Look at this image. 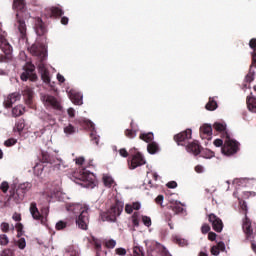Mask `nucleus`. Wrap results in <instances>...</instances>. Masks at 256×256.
Masks as SVG:
<instances>
[{"label":"nucleus","instance_id":"obj_2","mask_svg":"<svg viewBox=\"0 0 256 256\" xmlns=\"http://www.w3.org/2000/svg\"><path fill=\"white\" fill-rule=\"evenodd\" d=\"M75 209H80V215L76 218V225L79 229L87 231L89 227V211L87 208L81 207L80 204L70 206V211H75Z\"/></svg>","mask_w":256,"mask_h":256},{"label":"nucleus","instance_id":"obj_61","mask_svg":"<svg viewBox=\"0 0 256 256\" xmlns=\"http://www.w3.org/2000/svg\"><path fill=\"white\" fill-rule=\"evenodd\" d=\"M209 241H215L217 239V234L215 232H208Z\"/></svg>","mask_w":256,"mask_h":256},{"label":"nucleus","instance_id":"obj_28","mask_svg":"<svg viewBox=\"0 0 256 256\" xmlns=\"http://www.w3.org/2000/svg\"><path fill=\"white\" fill-rule=\"evenodd\" d=\"M215 131H218L219 133H222L223 137L227 138V125L220 123V122H215L213 125Z\"/></svg>","mask_w":256,"mask_h":256},{"label":"nucleus","instance_id":"obj_45","mask_svg":"<svg viewBox=\"0 0 256 256\" xmlns=\"http://www.w3.org/2000/svg\"><path fill=\"white\" fill-rule=\"evenodd\" d=\"M0 245L2 246L9 245V237H7L5 234L0 235Z\"/></svg>","mask_w":256,"mask_h":256},{"label":"nucleus","instance_id":"obj_52","mask_svg":"<svg viewBox=\"0 0 256 256\" xmlns=\"http://www.w3.org/2000/svg\"><path fill=\"white\" fill-rule=\"evenodd\" d=\"M115 253L116 255H119V256H126L127 250L125 248H116Z\"/></svg>","mask_w":256,"mask_h":256},{"label":"nucleus","instance_id":"obj_21","mask_svg":"<svg viewBox=\"0 0 256 256\" xmlns=\"http://www.w3.org/2000/svg\"><path fill=\"white\" fill-rule=\"evenodd\" d=\"M186 151L188 153H192L193 155H201V145H199L198 141H193L186 146Z\"/></svg>","mask_w":256,"mask_h":256},{"label":"nucleus","instance_id":"obj_24","mask_svg":"<svg viewBox=\"0 0 256 256\" xmlns=\"http://www.w3.org/2000/svg\"><path fill=\"white\" fill-rule=\"evenodd\" d=\"M242 229L246 237H251L253 235V228L251 227V220L245 217L242 225Z\"/></svg>","mask_w":256,"mask_h":256},{"label":"nucleus","instance_id":"obj_40","mask_svg":"<svg viewBox=\"0 0 256 256\" xmlns=\"http://www.w3.org/2000/svg\"><path fill=\"white\" fill-rule=\"evenodd\" d=\"M174 242L176 243V245H179V247L187 246V240L180 237H175Z\"/></svg>","mask_w":256,"mask_h":256},{"label":"nucleus","instance_id":"obj_43","mask_svg":"<svg viewBox=\"0 0 256 256\" xmlns=\"http://www.w3.org/2000/svg\"><path fill=\"white\" fill-rule=\"evenodd\" d=\"M125 135L128 137V139H135V137H137V132L132 129H126Z\"/></svg>","mask_w":256,"mask_h":256},{"label":"nucleus","instance_id":"obj_13","mask_svg":"<svg viewBox=\"0 0 256 256\" xmlns=\"http://www.w3.org/2000/svg\"><path fill=\"white\" fill-rule=\"evenodd\" d=\"M29 51H30L31 55H34L35 57H39L40 61H42V63H44V61L46 59V55H45V48H43L42 45L33 44L29 48Z\"/></svg>","mask_w":256,"mask_h":256},{"label":"nucleus","instance_id":"obj_1","mask_svg":"<svg viewBox=\"0 0 256 256\" xmlns=\"http://www.w3.org/2000/svg\"><path fill=\"white\" fill-rule=\"evenodd\" d=\"M0 49L4 54L0 55V63H7L12 59L13 47L7 41V32L3 29V24L0 23Z\"/></svg>","mask_w":256,"mask_h":256},{"label":"nucleus","instance_id":"obj_63","mask_svg":"<svg viewBox=\"0 0 256 256\" xmlns=\"http://www.w3.org/2000/svg\"><path fill=\"white\" fill-rule=\"evenodd\" d=\"M216 247L218 248V251H225V243L224 242H218Z\"/></svg>","mask_w":256,"mask_h":256},{"label":"nucleus","instance_id":"obj_46","mask_svg":"<svg viewBox=\"0 0 256 256\" xmlns=\"http://www.w3.org/2000/svg\"><path fill=\"white\" fill-rule=\"evenodd\" d=\"M5 147H13V145H17V139L9 138L4 142Z\"/></svg>","mask_w":256,"mask_h":256},{"label":"nucleus","instance_id":"obj_42","mask_svg":"<svg viewBox=\"0 0 256 256\" xmlns=\"http://www.w3.org/2000/svg\"><path fill=\"white\" fill-rule=\"evenodd\" d=\"M67 228V222L60 220L56 223V230L57 231H63V229Z\"/></svg>","mask_w":256,"mask_h":256},{"label":"nucleus","instance_id":"obj_19","mask_svg":"<svg viewBox=\"0 0 256 256\" xmlns=\"http://www.w3.org/2000/svg\"><path fill=\"white\" fill-rule=\"evenodd\" d=\"M31 0H13V9L15 11H19V13H24L27 11V5Z\"/></svg>","mask_w":256,"mask_h":256},{"label":"nucleus","instance_id":"obj_50","mask_svg":"<svg viewBox=\"0 0 256 256\" xmlns=\"http://www.w3.org/2000/svg\"><path fill=\"white\" fill-rule=\"evenodd\" d=\"M17 246L19 249H25V247H27V242L25 241V238H20L18 241H17Z\"/></svg>","mask_w":256,"mask_h":256},{"label":"nucleus","instance_id":"obj_6","mask_svg":"<svg viewBox=\"0 0 256 256\" xmlns=\"http://www.w3.org/2000/svg\"><path fill=\"white\" fill-rule=\"evenodd\" d=\"M123 213V205L120 203H116L115 205L111 206L107 212L102 214L103 221H117V217Z\"/></svg>","mask_w":256,"mask_h":256},{"label":"nucleus","instance_id":"obj_39","mask_svg":"<svg viewBox=\"0 0 256 256\" xmlns=\"http://www.w3.org/2000/svg\"><path fill=\"white\" fill-rule=\"evenodd\" d=\"M103 183L105 187H113V185H115V180H113L111 176H104Z\"/></svg>","mask_w":256,"mask_h":256},{"label":"nucleus","instance_id":"obj_56","mask_svg":"<svg viewBox=\"0 0 256 256\" xmlns=\"http://www.w3.org/2000/svg\"><path fill=\"white\" fill-rule=\"evenodd\" d=\"M9 223H6V222H3L2 224H1V231L3 232V233H9Z\"/></svg>","mask_w":256,"mask_h":256},{"label":"nucleus","instance_id":"obj_64","mask_svg":"<svg viewBox=\"0 0 256 256\" xmlns=\"http://www.w3.org/2000/svg\"><path fill=\"white\" fill-rule=\"evenodd\" d=\"M215 147H223V140L222 139H216L214 140Z\"/></svg>","mask_w":256,"mask_h":256},{"label":"nucleus","instance_id":"obj_33","mask_svg":"<svg viewBox=\"0 0 256 256\" xmlns=\"http://www.w3.org/2000/svg\"><path fill=\"white\" fill-rule=\"evenodd\" d=\"M23 129H25V120H19L18 122H16L13 131L14 133L21 134V131H23Z\"/></svg>","mask_w":256,"mask_h":256},{"label":"nucleus","instance_id":"obj_49","mask_svg":"<svg viewBox=\"0 0 256 256\" xmlns=\"http://www.w3.org/2000/svg\"><path fill=\"white\" fill-rule=\"evenodd\" d=\"M0 189L2 190V193H7L9 191V182L3 181L0 184Z\"/></svg>","mask_w":256,"mask_h":256},{"label":"nucleus","instance_id":"obj_17","mask_svg":"<svg viewBox=\"0 0 256 256\" xmlns=\"http://www.w3.org/2000/svg\"><path fill=\"white\" fill-rule=\"evenodd\" d=\"M20 100L21 94L19 92H14L5 99L4 107H6V109H11V107H13V104L17 103V101Z\"/></svg>","mask_w":256,"mask_h":256},{"label":"nucleus","instance_id":"obj_25","mask_svg":"<svg viewBox=\"0 0 256 256\" xmlns=\"http://www.w3.org/2000/svg\"><path fill=\"white\" fill-rule=\"evenodd\" d=\"M87 126L91 129L90 133V139L91 141H94L95 145H99V136L97 135V132L95 131V124L91 121L87 122Z\"/></svg>","mask_w":256,"mask_h":256},{"label":"nucleus","instance_id":"obj_47","mask_svg":"<svg viewBox=\"0 0 256 256\" xmlns=\"http://www.w3.org/2000/svg\"><path fill=\"white\" fill-rule=\"evenodd\" d=\"M117 245V241L110 239L108 241H106L105 246L107 247V249H115V246Z\"/></svg>","mask_w":256,"mask_h":256},{"label":"nucleus","instance_id":"obj_59","mask_svg":"<svg viewBox=\"0 0 256 256\" xmlns=\"http://www.w3.org/2000/svg\"><path fill=\"white\" fill-rule=\"evenodd\" d=\"M166 187H168V189H176L177 187V182L176 181H170L166 184Z\"/></svg>","mask_w":256,"mask_h":256},{"label":"nucleus","instance_id":"obj_36","mask_svg":"<svg viewBox=\"0 0 256 256\" xmlns=\"http://www.w3.org/2000/svg\"><path fill=\"white\" fill-rule=\"evenodd\" d=\"M64 256H79V252L75 250V247L68 246L65 249Z\"/></svg>","mask_w":256,"mask_h":256},{"label":"nucleus","instance_id":"obj_30","mask_svg":"<svg viewBox=\"0 0 256 256\" xmlns=\"http://www.w3.org/2000/svg\"><path fill=\"white\" fill-rule=\"evenodd\" d=\"M247 107L249 111L252 113H256V98L255 97H247L246 99Z\"/></svg>","mask_w":256,"mask_h":256},{"label":"nucleus","instance_id":"obj_60","mask_svg":"<svg viewBox=\"0 0 256 256\" xmlns=\"http://www.w3.org/2000/svg\"><path fill=\"white\" fill-rule=\"evenodd\" d=\"M133 206L130 205V204H126L125 206V212L128 214V215H131V213H133Z\"/></svg>","mask_w":256,"mask_h":256},{"label":"nucleus","instance_id":"obj_8","mask_svg":"<svg viewBox=\"0 0 256 256\" xmlns=\"http://www.w3.org/2000/svg\"><path fill=\"white\" fill-rule=\"evenodd\" d=\"M24 72L20 75L21 81H37V74L35 73V65L31 62H27L23 67Z\"/></svg>","mask_w":256,"mask_h":256},{"label":"nucleus","instance_id":"obj_9","mask_svg":"<svg viewBox=\"0 0 256 256\" xmlns=\"http://www.w3.org/2000/svg\"><path fill=\"white\" fill-rule=\"evenodd\" d=\"M193 131L191 129H186L176 135H174V141L177 145H187V142L191 139Z\"/></svg>","mask_w":256,"mask_h":256},{"label":"nucleus","instance_id":"obj_37","mask_svg":"<svg viewBox=\"0 0 256 256\" xmlns=\"http://www.w3.org/2000/svg\"><path fill=\"white\" fill-rule=\"evenodd\" d=\"M200 155L204 159H212V157H215V152H213L209 149H205V150H202V151L200 150Z\"/></svg>","mask_w":256,"mask_h":256},{"label":"nucleus","instance_id":"obj_7","mask_svg":"<svg viewBox=\"0 0 256 256\" xmlns=\"http://www.w3.org/2000/svg\"><path fill=\"white\" fill-rule=\"evenodd\" d=\"M250 49H253L252 53V64L250 65V69L248 74L246 75L247 83H251L255 79V70L253 67H256V38H252L249 42Z\"/></svg>","mask_w":256,"mask_h":256},{"label":"nucleus","instance_id":"obj_4","mask_svg":"<svg viewBox=\"0 0 256 256\" xmlns=\"http://www.w3.org/2000/svg\"><path fill=\"white\" fill-rule=\"evenodd\" d=\"M221 151L223 155H226V157H231V155H235V153L239 151V142L231 139L229 133H226V140L224 142V145L222 146Z\"/></svg>","mask_w":256,"mask_h":256},{"label":"nucleus","instance_id":"obj_3","mask_svg":"<svg viewBox=\"0 0 256 256\" xmlns=\"http://www.w3.org/2000/svg\"><path fill=\"white\" fill-rule=\"evenodd\" d=\"M75 178L81 181L80 185L82 187H87L88 189L95 187V176L85 168H82L79 173H75Z\"/></svg>","mask_w":256,"mask_h":256},{"label":"nucleus","instance_id":"obj_14","mask_svg":"<svg viewBox=\"0 0 256 256\" xmlns=\"http://www.w3.org/2000/svg\"><path fill=\"white\" fill-rule=\"evenodd\" d=\"M22 96L23 99L25 101V104L30 107V109H33L34 105H33V99L35 97V92H33V89L26 87L23 91H22Z\"/></svg>","mask_w":256,"mask_h":256},{"label":"nucleus","instance_id":"obj_32","mask_svg":"<svg viewBox=\"0 0 256 256\" xmlns=\"http://www.w3.org/2000/svg\"><path fill=\"white\" fill-rule=\"evenodd\" d=\"M147 151L150 155H155V153H159V144L157 142H150L147 146Z\"/></svg>","mask_w":256,"mask_h":256},{"label":"nucleus","instance_id":"obj_29","mask_svg":"<svg viewBox=\"0 0 256 256\" xmlns=\"http://www.w3.org/2000/svg\"><path fill=\"white\" fill-rule=\"evenodd\" d=\"M139 139L149 144V143H153V139H155V135L153 134V132L140 133Z\"/></svg>","mask_w":256,"mask_h":256},{"label":"nucleus","instance_id":"obj_58","mask_svg":"<svg viewBox=\"0 0 256 256\" xmlns=\"http://www.w3.org/2000/svg\"><path fill=\"white\" fill-rule=\"evenodd\" d=\"M119 155H120L121 157L127 158V157H129V152L127 151V149L121 148V149L119 150Z\"/></svg>","mask_w":256,"mask_h":256},{"label":"nucleus","instance_id":"obj_62","mask_svg":"<svg viewBox=\"0 0 256 256\" xmlns=\"http://www.w3.org/2000/svg\"><path fill=\"white\" fill-rule=\"evenodd\" d=\"M219 253H220V250H219V248H218L217 246H213V247L211 248V254H212V255L217 256V255H219Z\"/></svg>","mask_w":256,"mask_h":256},{"label":"nucleus","instance_id":"obj_57","mask_svg":"<svg viewBox=\"0 0 256 256\" xmlns=\"http://www.w3.org/2000/svg\"><path fill=\"white\" fill-rule=\"evenodd\" d=\"M164 199H165V196H163V195H158L156 198H155V203L157 204V205H163V201H164Z\"/></svg>","mask_w":256,"mask_h":256},{"label":"nucleus","instance_id":"obj_55","mask_svg":"<svg viewBox=\"0 0 256 256\" xmlns=\"http://www.w3.org/2000/svg\"><path fill=\"white\" fill-rule=\"evenodd\" d=\"M13 250L6 248L2 251L0 256H13Z\"/></svg>","mask_w":256,"mask_h":256},{"label":"nucleus","instance_id":"obj_12","mask_svg":"<svg viewBox=\"0 0 256 256\" xmlns=\"http://www.w3.org/2000/svg\"><path fill=\"white\" fill-rule=\"evenodd\" d=\"M208 221L212 224V229H214L216 233H221L223 231V221L217 215H208Z\"/></svg>","mask_w":256,"mask_h":256},{"label":"nucleus","instance_id":"obj_44","mask_svg":"<svg viewBox=\"0 0 256 256\" xmlns=\"http://www.w3.org/2000/svg\"><path fill=\"white\" fill-rule=\"evenodd\" d=\"M133 255L134 256H145V254L143 253V248H141L139 246H135L133 249Z\"/></svg>","mask_w":256,"mask_h":256},{"label":"nucleus","instance_id":"obj_22","mask_svg":"<svg viewBox=\"0 0 256 256\" xmlns=\"http://www.w3.org/2000/svg\"><path fill=\"white\" fill-rule=\"evenodd\" d=\"M30 213L35 221H43V215L41 214V212H39V208H37V203L32 202L30 204Z\"/></svg>","mask_w":256,"mask_h":256},{"label":"nucleus","instance_id":"obj_34","mask_svg":"<svg viewBox=\"0 0 256 256\" xmlns=\"http://www.w3.org/2000/svg\"><path fill=\"white\" fill-rule=\"evenodd\" d=\"M207 111H215L217 109V101H215V98H209L208 103L206 104Z\"/></svg>","mask_w":256,"mask_h":256},{"label":"nucleus","instance_id":"obj_15","mask_svg":"<svg viewBox=\"0 0 256 256\" xmlns=\"http://www.w3.org/2000/svg\"><path fill=\"white\" fill-rule=\"evenodd\" d=\"M38 71L41 75V79L46 85H49L51 83V76L49 75V70L47 67H45V62L40 61L38 63Z\"/></svg>","mask_w":256,"mask_h":256},{"label":"nucleus","instance_id":"obj_54","mask_svg":"<svg viewBox=\"0 0 256 256\" xmlns=\"http://www.w3.org/2000/svg\"><path fill=\"white\" fill-rule=\"evenodd\" d=\"M164 219L167 223L171 222V219H173V214H171L170 211L164 212Z\"/></svg>","mask_w":256,"mask_h":256},{"label":"nucleus","instance_id":"obj_11","mask_svg":"<svg viewBox=\"0 0 256 256\" xmlns=\"http://www.w3.org/2000/svg\"><path fill=\"white\" fill-rule=\"evenodd\" d=\"M16 26L20 33V37L22 39H27V24H25V20L21 17V14L16 13Z\"/></svg>","mask_w":256,"mask_h":256},{"label":"nucleus","instance_id":"obj_18","mask_svg":"<svg viewBox=\"0 0 256 256\" xmlns=\"http://www.w3.org/2000/svg\"><path fill=\"white\" fill-rule=\"evenodd\" d=\"M213 135V127L209 124H204L200 127V137L201 139H207L211 141V137Z\"/></svg>","mask_w":256,"mask_h":256},{"label":"nucleus","instance_id":"obj_10","mask_svg":"<svg viewBox=\"0 0 256 256\" xmlns=\"http://www.w3.org/2000/svg\"><path fill=\"white\" fill-rule=\"evenodd\" d=\"M145 163V157H143L141 152H137L128 159L129 169H137V167H141L142 165H145Z\"/></svg>","mask_w":256,"mask_h":256},{"label":"nucleus","instance_id":"obj_26","mask_svg":"<svg viewBox=\"0 0 256 256\" xmlns=\"http://www.w3.org/2000/svg\"><path fill=\"white\" fill-rule=\"evenodd\" d=\"M48 17H62L64 14L63 9L59 7H52L46 10Z\"/></svg>","mask_w":256,"mask_h":256},{"label":"nucleus","instance_id":"obj_5","mask_svg":"<svg viewBox=\"0 0 256 256\" xmlns=\"http://www.w3.org/2000/svg\"><path fill=\"white\" fill-rule=\"evenodd\" d=\"M40 99L47 109H54L55 111H61L63 109V106H61V101L57 99L53 95L49 94H41Z\"/></svg>","mask_w":256,"mask_h":256},{"label":"nucleus","instance_id":"obj_53","mask_svg":"<svg viewBox=\"0 0 256 256\" xmlns=\"http://www.w3.org/2000/svg\"><path fill=\"white\" fill-rule=\"evenodd\" d=\"M15 227L18 232L17 237H21V235H23V225L21 223H17Z\"/></svg>","mask_w":256,"mask_h":256},{"label":"nucleus","instance_id":"obj_41","mask_svg":"<svg viewBox=\"0 0 256 256\" xmlns=\"http://www.w3.org/2000/svg\"><path fill=\"white\" fill-rule=\"evenodd\" d=\"M41 215H42V220L47 219L49 217V206H44L40 208Z\"/></svg>","mask_w":256,"mask_h":256},{"label":"nucleus","instance_id":"obj_31","mask_svg":"<svg viewBox=\"0 0 256 256\" xmlns=\"http://www.w3.org/2000/svg\"><path fill=\"white\" fill-rule=\"evenodd\" d=\"M25 113V107L23 105H17L12 109V117H21Z\"/></svg>","mask_w":256,"mask_h":256},{"label":"nucleus","instance_id":"obj_35","mask_svg":"<svg viewBox=\"0 0 256 256\" xmlns=\"http://www.w3.org/2000/svg\"><path fill=\"white\" fill-rule=\"evenodd\" d=\"M170 211H173L174 215H179V213H183L184 209L181 204H172L169 206Z\"/></svg>","mask_w":256,"mask_h":256},{"label":"nucleus","instance_id":"obj_48","mask_svg":"<svg viewBox=\"0 0 256 256\" xmlns=\"http://www.w3.org/2000/svg\"><path fill=\"white\" fill-rule=\"evenodd\" d=\"M142 223L145 225V227H151V217L149 216H142Z\"/></svg>","mask_w":256,"mask_h":256},{"label":"nucleus","instance_id":"obj_51","mask_svg":"<svg viewBox=\"0 0 256 256\" xmlns=\"http://www.w3.org/2000/svg\"><path fill=\"white\" fill-rule=\"evenodd\" d=\"M209 231H211V226H209V224H203L201 227V233H203V235H207Z\"/></svg>","mask_w":256,"mask_h":256},{"label":"nucleus","instance_id":"obj_38","mask_svg":"<svg viewBox=\"0 0 256 256\" xmlns=\"http://www.w3.org/2000/svg\"><path fill=\"white\" fill-rule=\"evenodd\" d=\"M76 131L77 129L75 128V126H73V124H68L67 126L64 127L65 135H73L75 134Z\"/></svg>","mask_w":256,"mask_h":256},{"label":"nucleus","instance_id":"obj_27","mask_svg":"<svg viewBox=\"0 0 256 256\" xmlns=\"http://www.w3.org/2000/svg\"><path fill=\"white\" fill-rule=\"evenodd\" d=\"M41 161L42 163H49L53 165L56 161L53 155L49 154V152L42 151L41 152Z\"/></svg>","mask_w":256,"mask_h":256},{"label":"nucleus","instance_id":"obj_16","mask_svg":"<svg viewBox=\"0 0 256 256\" xmlns=\"http://www.w3.org/2000/svg\"><path fill=\"white\" fill-rule=\"evenodd\" d=\"M31 183L26 182L23 184H20L16 190V195L19 199V201H23V199L25 198V195L28 193V191L31 190Z\"/></svg>","mask_w":256,"mask_h":256},{"label":"nucleus","instance_id":"obj_20","mask_svg":"<svg viewBox=\"0 0 256 256\" xmlns=\"http://www.w3.org/2000/svg\"><path fill=\"white\" fill-rule=\"evenodd\" d=\"M69 99L74 105H83V95L75 90H70Z\"/></svg>","mask_w":256,"mask_h":256},{"label":"nucleus","instance_id":"obj_23","mask_svg":"<svg viewBox=\"0 0 256 256\" xmlns=\"http://www.w3.org/2000/svg\"><path fill=\"white\" fill-rule=\"evenodd\" d=\"M35 31L39 37H43V35L47 33V28L45 27V23H43V20H41V18H38L36 20Z\"/></svg>","mask_w":256,"mask_h":256}]
</instances>
